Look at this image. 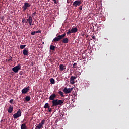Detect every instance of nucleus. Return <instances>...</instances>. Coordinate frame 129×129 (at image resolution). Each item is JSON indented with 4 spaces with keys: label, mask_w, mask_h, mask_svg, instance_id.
Wrapping results in <instances>:
<instances>
[{
    "label": "nucleus",
    "mask_w": 129,
    "mask_h": 129,
    "mask_svg": "<svg viewBox=\"0 0 129 129\" xmlns=\"http://www.w3.org/2000/svg\"><path fill=\"white\" fill-rule=\"evenodd\" d=\"M63 103H64V101L62 100H58V99L53 100L52 101V106L55 107V106H58V105H61Z\"/></svg>",
    "instance_id": "1"
},
{
    "label": "nucleus",
    "mask_w": 129,
    "mask_h": 129,
    "mask_svg": "<svg viewBox=\"0 0 129 129\" xmlns=\"http://www.w3.org/2000/svg\"><path fill=\"white\" fill-rule=\"evenodd\" d=\"M22 116V111L21 109H19L16 113L13 114V117L14 119H17L18 117Z\"/></svg>",
    "instance_id": "2"
},
{
    "label": "nucleus",
    "mask_w": 129,
    "mask_h": 129,
    "mask_svg": "<svg viewBox=\"0 0 129 129\" xmlns=\"http://www.w3.org/2000/svg\"><path fill=\"white\" fill-rule=\"evenodd\" d=\"M26 20L27 21L28 23L29 24V26H31L32 25H34L35 24L34 22H33V20L32 17L30 16L26 19Z\"/></svg>",
    "instance_id": "3"
},
{
    "label": "nucleus",
    "mask_w": 129,
    "mask_h": 129,
    "mask_svg": "<svg viewBox=\"0 0 129 129\" xmlns=\"http://www.w3.org/2000/svg\"><path fill=\"white\" fill-rule=\"evenodd\" d=\"M21 67L20 64L17 66H15V67H14L13 68H12V71L16 73H18L19 72V71L20 70H21Z\"/></svg>",
    "instance_id": "4"
},
{
    "label": "nucleus",
    "mask_w": 129,
    "mask_h": 129,
    "mask_svg": "<svg viewBox=\"0 0 129 129\" xmlns=\"http://www.w3.org/2000/svg\"><path fill=\"white\" fill-rule=\"evenodd\" d=\"M80 4H81V1L80 0H76V1H74V2L73 3V5L74 7L80 6Z\"/></svg>",
    "instance_id": "5"
},
{
    "label": "nucleus",
    "mask_w": 129,
    "mask_h": 129,
    "mask_svg": "<svg viewBox=\"0 0 129 129\" xmlns=\"http://www.w3.org/2000/svg\"><path fill=\"white\" fill-rule=\"evenodd\" d=\"M76 77L71 76L70 80V83L71 84L73 85L75 83V79H76Z\"/></svg>",
    "instance_id": "6"
},
{
    "label": "nucleus",
    "mask_w": 129,
    "mask_h": 129,
    "mask_svg": "<svg viewBox=\"0 0 129 129\" xmlns=\"http://www.w3.org/2000/svg\"><path fill=\"white\" fill-rule=\"evenodd\" d=\"M30 6L31 4L25 2L23 5V11H25L27 10V8L30 7Z\"/></svg>",
    "instance_id": "7"
},
{
    "label": "nucleus",
    "mask_w": 129,
    "mask_h": 129,
    "mask_svg": "<svg viewBox=\"0 0 129 129\" xmlns=\"http://www.w3.org/2000/svg\"><path fill=\"white\" fill-rule=\"evenodd\" d=\"M73 90V88H64L63 89V92L66 93V94H68L69 93H71V91H72V90Z\"/></svg>",
    "instance_id": "8"
},
{
    "label": "nucleus",
    "mask_w": 129,
    "mask_h": 129,
    "mask_svg": "<svg viewBox=\"0 0 129 129\" xmlns=\"http://www.w3.org/2000/svg\"><path fill=\"white\" fill-rule=\"evenodd\" d=\"M29 88H30L29 86H28V87H27L26 88H24L23 90H22V93L23 94L27 93L28 92V91L29 90Z\"/></svg>",
    "instance_id": "9"
},
{
    "label": "nucleus",
    "mask_w": 129,
    "mask_h": 129,
    "mask_svg": "<svg viewBox=\"0 0 129 129\" xmlns=\"http://www.w3.org/2000/svg\"><path fill=\"white\" fill-rule=\"evenodd\" d=\"M62 40V39L60 38V36L59 35L57 37H56L53 40V42H58L60 40Z\"/></svg>",
    "instance_id": "10"
},
{
    "label": "nucleus",
    "mask_w": 129,
    "mask_h": 129,
    "mask_svg": "<svg viewBox=\"0 0 129 129\" xmlns=\"http://www.w3.org/2000/svg\"><path fill=\"white\" fill-rule=\"evenodd\" d=\"M56 97V95L55 94H53L49 97V100H54L55 98Z\"/></svg>",
    "instance_id": "11"
},
{
    "label": "nucleus",
    "mask_w": 129,
    "mask_h": 129,
    "mask_svg": "<svg viewBox=\"0 0 129 129\" xmlns=\"http://www.w3.org/2000/svg\"><path fill=\"white\" fill-rule=\"evenodd\" d=\"M59 69L60 71H63L66 69V67L63 64L59 65Z\"/></svg>",
    "instance_id": "12"
},
{
    "label": "nucleus",
    "mask_w": 129,
    "mask_h": 129,
    "mask_svg": "<svg viewBox=\"0 0 129 129\" xmlns=\"http://www.w3.org/2000/svg\"><path fill=\"white\" fill-rule=\"evenodd\" d=\"M29 52L28 50H26V49H24L23 51V54L24 56H27L28 55Z\"/></svg>",
    "instance_id": "13"
},
{
    "label": "nucleus",
    "mask_w": 129,
    "mask_h": 129,
    "mask_svg": "<svg viewBox=\"0 0 129 129\" xmlns=\"http://www.w3.org/2000/svg\"><path fill=\"white\" fill-rule=\"evenodd\" d=\"M13 111V106H10L9 107L8 109V112L11 113Z\"/></svg>",
    "instance_id": "14"
},
{
    "label": "nucleus",
    "mask_w": 129,
    "mask_h": 129,
    "mask_svg": "<svg viewBox=\"0 0 129 129\" xmlns=\"http://www.w3.org/2000/svg\"><path fill=\"white\" fill-rule=\"evenodd\" d=\"M77 30H78V29L77 28H73L71 29L72 33H75L77 32Z\"/></svg>",
    "instance_id": "15"
},
{
    "label": "nucleus",
    "mask_w": 129,
    "mask_h": 129,
    "mask_svg": "<svg viewBox=\"0 0 129 129\" xmlns=\"http://www.w3.org/2000/svg\"><path fill=\"white\" fill-rule=\"evenodd\" d=\"M63 43H68L69 42V40L67 38H65L62 41Z\"/></svg>",
    "instance_id": "16"
},
{
    "label": "nucleus",
    "mask_w": 129,
    "mask_h": 129,
    "mask_svg": "<svg viewBox=\"0 0 129 129\" xmlns=\"http://www.w3.org/2000/svg\"><path fill=\"white\" fill-rule=\"evenodd\" d=\"M36 128L37 129L43 128V126L42 124L39 123V124L37 125V126L36 127Z\"/></svg>",
    "instance_id": "17"
},
{
    "label": "nucleus",
    "mask_w": 129,
    "mask_h": 129,
    "mask_svg": "<svg viewBox=\"0 0 129 129\" xmlns=\"http://www.w3.org/2000/svg\"><path fill=\"white\" fill-rule=\"evenodd\" d=\"M21 129H27V127L25 123L21 125Z\"/></svg>",
    "instance_id": "18"
},
{
    "label": "nucleus",
    "mask_w": 129,
    "mask_h": 129,
    "mask_svg": "<svg viewBox=\"0 0 129 129\" xmlns=\"http://www.w3.org/2000/svg\"><path fill=\"white\" fill-rule=\"evenodd\" d=\"M31 100V97L29 96H27L25 97V100L27 101V102H29Z\"/></svg>",
    "instance_id": "19"
},
{
    "label": "nucleus",
    "mask_w": 129,
    "mask_h": 129,
    "mask_svg": "<svg viewBox=\"0 0 129 129\" xmlns=\"http://www.w3.org/2000/svg\"><path fill=\"white\" fill-rule=\"evenodd\" d=\"M50 49L53 51V50H55V46H54L53 45H50Z\"/></svg>",
    "instance_id": "20"
},
{
    "label": "nucleus",
    "mask_w": 129,
    "mask_h": 129,
    "mask_svg": "<svg viewBox=\"0 0 129 129\" xmlns=\"http://www.w3.org/2000/svg\"><path fill=\"white\" fill-rule=\"evenodd\" d=\"M58 94L62 97H64V95L63 94V92H62V91H59L58 92Z\"/></svg>",
    "instance_id": "21"
},
{
    "label": "nucleus",
    "mask_w": 129,
    "mask_h": 129,
    "mask_svg": "<svg viewBox=\"0 0 129 129\" xmlns=\"http://www.w3.org/2000/svg\"><path fill=\"white\" fill-rule=\"evenodd\" d=\"M44 108L46 109V108H49L50 106L49 105L48 103H46L44 105Z\"/></svg>",
    "instance_id": "22"
},
{
    "label": "nucleus",
    "mask_w": 129,
    "mask_h": 129,
    "mask_svg": "<svg viewBox=\"0 0 129 129\" xmlns=\"http://www.w3.org/2000/svg\"><path fill=\"white\" fill-rule=\"evenodd\" d=\"M50 83H51V84H55V80H54V79H53V78H51V79H50Z\"/></svg>",
    "instance_id": "23"
},
{
    "label": "nucleus",
    "mask_w": 129,
    "mask_h": 129,
    "mask_svg": "<svg viewBox=\"0 0 129 129\" xmlns=\"http://www.w3.org/2000/svg\"><path fill=\"white\" fill-rule=\"evenodd\" d=\"M45 120L44 119L42 120L41 122V123H40V124H41L43 126V125L45 124Z\"/></svg>",
    "instance_id": "24"
},
{
    "label": "nucleus",
    "mask_w": 129,
    "mask_h": 129,
    "mask_svg": "<svg viewBox=\"0 0 129 129\" xmlns=\"http://www.w3.org/2000/svg\"><path fill=\"white\" fill-rule=\"evenodd\" d=\"M26 45H20V48L21 49H23L24 48H25L26 47Z\"/></svg>",
    "instance_id": "25"
},
{
    "label": "nucleus",
    "mask_w": 129,
    "mask_h": 129,
    "mask_svg": "<svg viewBox=\"0 0 129 129\" xmlns=\"http://www.w3.org/2000/svg\"><path fill=\"white\" fill-rule=\"evenodd\" d=\"M60 36V37L61 38V39H62L65 36H66V34H62V35H59Z\"/></svg>",
    "instance_id": "26"
},
{
    "label": "nucleus",
    "mask_w": 129,
    "mask_h": 129,
    "mask_svg": "<svg viewBox=\"0 0 129 129\" xmlns=\"http://www.w3.org/2000/svg\"><path fill=\"white\" fill-rule=\"evenodd\" d=\"M71 33H72V32L71 30H70V29H69V30H68V32L67 33V35H69V34H70Z\"/></svg>",
    "instance_id": "27"
},
{
    "label": "nucleus",
    "mask_w": 129,
    "mask_h": 129,
    "mask_svg": "<svg viewBox=\"0 0 129 129\" xmlns=\"http://www.w3.org/2000/svg\"><path fill=\"white\" fill-rule=\"evenodd\" d=\"M77 63H75L73 65V67L76 68V67H77Z\"/></svg>",
    "instance_id": "28"
},
{
    "label": "nucleus",
    "mask_w": 129,
    "mask_h": 129,
    "mask_svg": "<svg viewBox=\"0 0 129 129\" xmlns=\"http://www.w3.org/2000/svg\"><path fill=\"white\" fill-rule=\"evenodd\" d=\"M37 14V12H35L32 14V17L35 16Z\"/></svg>",
    "instance_id": "29"
},
{
    "label": "nucleus",
    "mask_w": 129,
    "mask_h": 129,
    "mask_svg": "<svg viewBox=\"0 0 129 129\" xmlns=\"http://www.w3.org/2000/svg\"><path fill=\"white\" fill-rule=\"evenodd\" d=\"M36 34L35 31L32 32V33H31V35H35Z\"/></svg>",
    "instance_id": "30"
},
{
    "label": "nucleus",
    "mask_w": 129,
    "mask_h": 129,
    "mask_svg": "<svg viewBox=\"0 0 129 129\" xmlns=\"http://www.w3.org/2000/svg\"><path fill=\"white\" fill-rule=\"evenodd\" d=\"M13 101H14V100H13V99H11V100L9 101V102H10V103L12 104L13 102Z\"/></svg>",
    "instance_id": "31"
},
{
    "label": "nucleus",
    "mask_w": 129,
    "mask_h": 129,
    "mask_svg": "<svg viewBox=\"0 0 129 129\" xmlns=\"http://www.w3.org/2000/svg\"><path fill=\"white\" fill-rule=\"evenodd\" d=\"M35 33H41V31H35Z\"/></svg>",
    "instance_id": "32"
},
{
    "label": "nucleus",
    "mask_w": 129,
    "mask_h": 129,
    "mask_svg": "<svg viewBox=\"0 0 129 129\" xmlns=\"http://www.w3.org/2000/svg\"><path fill=\"white\" fill-rule=\"evenodd\" d=\"M25 21V19H24V18L22 19V22L23 24L24 23Z\"/></svg>",
    "instance_id": "33"
},
{
    "label": "nucleus",
    "mask_w": 129,
    "mask_h": 129,
    "mask_svg": "<svg viewBox=\"0 0 129 129\" xmlns=\"http://www.w3.org/2000/svg\"><path fill=\"white\" fill-rule=\"evenodd\" d=\"M51 111H52V109L51 108H50V107H49L48 111L50 112H51Z\"/></svg>",
    "instance_id": "34"
},
{
    "label": "nucleus",
    "mask_w": 129,
    "mask_h": 129,
    "mask_svg": "<svg viewBox=\"0 0 129 129\" xmlns=\"http://www.w3.org/2000/svg\"><path fill=\"white\" fill-rule=\"evenodd\" d=\"M79 9L81 11L82 10V6H80Z\"/></svg>",
    "instance_id": "35"
},
{
    "label": "nucleus",
    "mask_w": 129,
    "mask_h": 129,
    "mask_svg": "<svg viewBox=\"0 0 129 129\" xmlns=\"http://www.w3.org/2000/svg\"><path fill=\"white\" fill-rule=\"evenodd\" d=\"M24 23H25V24H27V23H28V21H27L26 20H25V21H24Z\"/></svg>",
    "instance_id": "36"
},
{
    "label": "nucleus",
    "mask_w": 129,
    "mask_h": 129,
    "mask_svg": "<svg viewBox=\"0 0 129 129\" xmlns=\"http://www.w3.org/2000/svg\"><path fill=\"white\" fill-rule=\"evenodd\" d=\"M53 1H54V3H55V4H57V1H56V0H53Z\"/></svg>",
    "instance_id": "37"
},
{
    "label": "nucleus",
    "mask_w": 129,
    "mask_h": 129,
    "mask_svg": "<svg viewBox=\"0 0 129 129\" xmlns=\"http://www.w3.org/2000/svg\"><path fill=\"white\" fill-rule=\"evenodd\" d=\"M22 73H23V72H20V73H19V74H20V75H22Z\"/></svg>",
    "instance_id": "38"
},
{
    "label": "nucleus",
    "mask_w": 129,
    "mask_h": 129,
    "mask_svg": "<svg viewBox=\"0 0 129 129\" xmlns=\"http://www.w3.org/2000/svg\"><path fill=\"white\" fill-rule=\"evenodd\" d=\"M92 39H95V36H93L92 37Z\"/></svg>",
    "instance_id": "39"
},
{
    "label": "nucleus",
    "mask_w": 129,
    "mask_h": 129,
    "mask_svg": "<svg viewBox=\"0 0 129 129\" xmlns=\"http://www.w3.org/2000/svg\"><path fill=\"white\" fill-rule=\"evenodd\" d=\"M12 61V59H9L8 61Z\"/></svg>",
    "instance_id": "40"
},
{
    "label": "nucleus",
    "mask_w": 129,
    "mask_h": 129,
    "mask_svg": "<svg viewBox=\"0 0 129 129\" xmlns=\"http://www.w3.org/2000/svg\"><path fill=\"white\" fill-rule=\"evenodd\" d=\"M42 43H43V44H44V42H43Z\"/></svg>",
    "instance_id": "41"
},
{
    "label": "nucleus",
    "mask_w": 129,
    "mask_h": 129,
    "mask_svg": "<svg viewBox=\"0 0 129 129\" xmlns=\"http://www.w3.org/2000/svg\"><path fill=\"white\" fill-rule=\"evenodd\" d=\"M35 129H38V128H36Z\"/></svg>",
    "instance_id": "42"
}]
</instances>
